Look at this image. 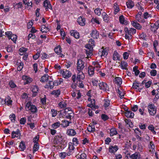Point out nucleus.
<instances>
[{"instance_id": "nucleus-18", "label": "nucleus", "mask_w": 159, "mask_h": 159, "mask_svg": "<svg viewBox=\"0 0 159 159\" xmlns=\"http://www.w3.org/2000/svg\"><path fill=\"white\" fill-rule=\"evenodd\" d=\"M114 82L118 85H120L122 83V79L119 77H116L113 80Z\"/></svg>"}, {"instance_id": "nucleus-36", "label": "nucleus", "mask_w": 159, "mask_h": 159, "mask_svg": "<svg viewBox=\"0 0 159 159\" xmlns=\"http://www.w3.org/2000/svg\"><path fill=\"white\" fill-rule=\"evenodd\" d=\"M118 91L117 93L120 98H123L125 94V92L122 90H120L119 89H118Z\"/></svg>"}, {"instance_id": "nucleus-20", "label": "nucleus", "mask_w": 159, "mask_h": 159, "mask_svg": "<svg viewBox=\"0 0 159 159\" xmlns=\"http://www.w3.org/2000/svg\"><path fill=\"white\" fill-rule=\"evenodd\" d=\"M62 81L63 80L61 79H60L59 80H55L54 81H50V85L51 84V83H52L53 85L57 86L61 84Z\"/></svg>"}, {"instance_id": "nucleus-50", "label": "nucleus", "mask_w": 159, "mask_h": 159, "mask_svg": "<svg viewBox=\"0 0 159 159\" xmlns=\"http://www.w3.org/2000/svg\"><path fill=\"white\" fill-rule=\"evenodd\" d=\"M93 67L95 70L98 71L100 68L101 66L98 62H96L95 63L94 67Z\"/></svg>"}, {"instance_id": "nucleus-38", "label": "nucleus", "mask_w": 159, "mask_h": 159, "mask_svg": "<svg viewBox=\"0 0 159 159\" xmlns=\"http://www.w3.org/2000/svg\"><path fill=\"white\" fill-rule=\"evenodd\" d=\"M104 107H108L110 105V101L107 99H105L104 100Z\"/></svg>"}, {"instance_id": "nucleus-61", "label": "nucleus", "mask_w": 159, "mask_h": 159, "mask_svg": "<svg viewBox=\"0 0 159 159\" xmlns=\"http://www.w3.org/2000/svg\"><path fill=\"white\" fill-rule=\"evenodd\" d=\"M94 12L97 15L100 16L101 14V11L99 9L97 8L94 10Z\"/></svg>"}, {"instance_id": "nucleus-31", "label": "nucleus", "mask_w": 159, "mask_h": 159, "mask_svg": "<svg viewBox=\"0 0 159 159\" xmlns=\"http://www.w3.org/2000/svg\"><path fill=\"white\" fill-rule=\"evenodd\" d=\"M61 125L60 123L59 122H57L52 125V128L53 129H56L59 127Z\"/></svg>"}, {"instance_id": "nucleus-7", "label": "nucleus", "mask_w": 159, "mask_h": 159, "mask_svg": "<svg viewBox=\"0 0 159 159\" xmlns=\"http://www.w3.org/2000/svg\"><path fill=\"white\" fill-rule=\"evenodd\" d=\"M99 87L100 89H102L104 91H107L108 90V87L107 84L104 82H100Z\"/></svg>"}, {"instance_id": "nucleus-34", "label": "nucleus", "mask_w": 159, "mask_h": 159, "mask_svg": "<svg viewBox=\"0 0 159 159\" xmlns=\"http://www.w3.org/2000/svg\"><path fill=\"white\" fill-rule=\"evenodd\" d=\"M100 82L99 80L95 79L93 80L92 81L93 85L94 86L96 87H97L98 85H99Z\"/></svg>"}, {"instance_id": "nucleus-17", "label": "nucleus", "mask_w": 159, "mask_h": 159, "mask_svg": "<svg viewBox=\"0 0 159 159\" xmlns=\"http://www.w3.org/2000/svg\"><path fill=\"white\" fill-rule=\"evenodd\" d=\"M22 79L26 81L24 84H28L32 81V79L28 76L24 75L22 76Z\"/></svg>"}, {"instance_id": "nucleus-30", "label": "nucleus", "mask_w": 159, "mask_h": 159, "mask_svg": "<svg viewBox=\"0 0 159 159\" xmlns=\"http://www.w3.org/2000/svg\"><path fill=\"white\" fill-rule=\"evenodd\" d=\"M88 131L90 132H93L95 131V126L94 125H89L87 129Z\"/></svg>"}, {"instance_id": "nucleus-48", "label": "nucleus", "mask_w": 159, "mask_h": 159, "mask_svg": "<svg viewBox=\"0 0 159 159\" xmlns=\"http://www.w3.org/2000/svg\"><path fill=\"white\" fill-rule=\"evenodd\" d=\"M59 105L61 108H65L66 106V104L65 102H62L59 103Z\"/></svg>"}, {"instance_id": "nucleus-55", "label": "nucleus", "mask_w": 159, "mask_h": 159, "mask_svg": "<svg viewBox=\"0 0 159 159\" xmlns=\"http://www.w3.org/2000/svg\"><path fill=\"white\" fill-rule=\"evenodd\" d=\"M48 3L47 0H45L43 2V6L46 7V10H48Z\"/></svg>"}, {"instance_id": "nucleus-62", "label": "nucleus", "mask_w": 159, "mask_h": 159, "mask_svg": "<svg viewBox=\"0 0 159 159\" xmlns=\"http://www.w3.org/2000/svg\"><path fill=\"white\" fill-rule=\"evenodd\" d=\"M139 37L141 39H142L143 40L146 39V35L144 33H142L140 35Z\"/></svg>"}, {"instance_id": "nucleus-47", "label": "nucleus", "mask_w": 159, "mask_h": 159, "mask_svg": "<svg viewBox=\"0 0 159 159\" xmlns=\"http://www.w3.org/2000/svg\"><path fill=\"white\" fill-rule=\"evenodd\" d=\"M27 50V49L24 48H21L19 49L20 53L19 54L20 55H23L24 53Z\"/></svg>"}, {"instance_id": "nucleus-8", "label": "nucleus", "mask_w": 159, "mask_h": 159, "mask_svg": "<svg viewBox=\"0 0 159 159\" xmlns=\"http://www.w3.org/2000/svg\"><path fill=\"white\" fill-rule=\"evenodd\" d=\"M149 152L152 154H153L155 151V146L152 141L150 142L149 144L148 145Z\"/></svg>"}, {"instance_id": "nucleus-59", "label": "nucleus", "mask_w": 159, "mask_h": 159, "mask_svg": "<svg viewBox=\"0 0 159 159\" xmlns=\"http://www.w3.org/2000/svg\"><path fill=\"white\" fill-rule=\"evenodd\" d=\"M101 118L104 121L107 120L108 119V117L107 115L104 114L102 115Z\"/></svg>"}, {"instance_id": "nucleus-21", "label": "nucleus", "mask_w": 159, "mask_h": 159, "mask_svg": "<svg viewBox=\"0 0 159 159\" xmlns=\"http://www.w3.org/2000/svg\"><path fill=\"white\" fill-rule=\"evenodd\" d=\"M61 91L59 89L54 90L51 93L52 95H54L56 98L58 97V96L60 94Z\"/></svg>"}, {"instance_id": "nucleus-64", "label": "nucleus", "mask_w": 159, "mask_h": 159, "mask_svg": "<svg viewBox=\"0 0 159 159\" xmlns=\"http://www.w3.org/2000/svg\"><path fill=\"white\" fill-rule=\"evenodd\" d=\"M86 155L84 153H83L80 155L79 159H86Z\"/></svg>"}, {"instance_id": "nucleus-16", "label": "nucleus", "mask_w": 159, "mask_h": 159, "mask_svg": "<svg viewBox=\"0 0 159 159\" xmlns=\"http://www.w3.org/2000/svg\"><path fill=\"white\" fill-rule=\"evenodd\" d=\"M118 149V147L117 146H111L109 148V151L111 153H114L116 152Z\"/></svg>"}, {"instance_id": "nucleus-53", "label": "nucleus", "mask_w": 159, "mask_h": 159, "mask_svg": "<svg viewBox=\"0 0 159 159\" xmlns=\"http://www.w3.org/2000/svg\"><path fill=\"white\" fill-rule=\"evenodd\" d=\"M10 119L12 122H14L15 121L16 119L15 115L13 114L10 115L9 116Z\"/></svg>"}, {"instance_id": "nucleus-13", "label": "nucleus", "mask_w": 159, "mask_h": 159, "mask_svg": "<svg viewBox=\"0 0 159 159\" xmlns=\"http://www.w3.org/2000/svg\"><path fill=\"white\" fill-rule=\"evenodd\" d=\"M98 53L102 57H105L106 56H107V52L104 49L101 48L100 50Z\"/></svg>"}, {"instance_id": "nucleus-63", "label": "nucleus", "mask_w": 159, "mask_h": 159, "mask_svg": "<svg viewBox=\"0 0 159 159\" xmlns=\"http://www.w3.org/2000/svg\"><path fill=\"white\" fill-rule=\"evenodd\" d=\"M26 122V118H21L20 121V123L22 125H24Z\"/></svg>"}, {"instance_id": "nucleus-43", "label": "nucleus", "mask_w": 159, "mask_h": 159, "mask_svg": "<svg viewBox=\"0 0 159 159\" xmlns=\"http://www.w3.org/2000/svg\"><path fill=\"white\" fill-rule=\"evenodd\" d=\"M39 148V144L36 143L35 144H34L33 147V152L34 153L35 152L38 151Z\"/></svg>"}, {"instance_id": "nucleus-4", "label": "nucleus", "mask_w": 159, "mask_h": 159, "mask_svg": "<svg viewBox=\"0 0 159 159\" xmlns=\"http://www.w3.org/2000/svg\"><path fill=\"white\" fill-rule=\"evenodd\" d=\"M84 62L82 60L79 59L78 60L77 65V70L78 71H81L84 67Z\"/></svg>"}, {"instance_id": "nucleus-23", "label": "nucleus", "mask_w": 159, "mask_h": 159, "mask_svg": "<svg viewBox=\"0 0 159 159\" xmlns=\"http://www.w3.org/2000/svg\"><path fill=\"white\" fill-rule=\"evenodd\" d=\"M136 19L139 22H144L145 20L144 18H143V16H139V15H136Z\"/></svg>"}, {"instance_id": "nucleus-19", "label": "nucleus", "mask_w": 159, "mask_h": 159, "mask_svg": "<svg viewBox=\"0 0 159 159\" xmlns=\"http://www.w3.org/2000/svg\"><path fill=\"white\" fill-rule=\"evenodd\" d=\"M120 57V55L116 51H114L113 55V59L115 61L118 60Z\"/></svg>"}, {"instance_id": "nucleus-14", "label": "nucleus", "mask_w": 159, "mask_h": 159, "mask_svg": "<svg viewBox=\"0 0 159 159\" xmlns=\"http://www.w3.org/2000/svg\"><path fill=\"white\" fill-rule=\"evenodd\" d=\"M132 25L134 27L138 30H141L142 28V26L136 21H133Z\"/></svg>"}, {"instance_id": "nucleus-35", "label": "nucleus", "mask_w": 159, "mask_h": 159, "mask_svg": "<svg viewBox=\"0 0 159 159\" xmlns=\"http://www.w3.org/2000/svg\"><path fill=\"white\" fill-rule=\"evenodd\" d=\"M61 47L59 45L57 46L54 49V51L57 54H60L61 52Z\"/></svg>"}, {"instance_id": "nucleus-22", "label": "nucleus", "mask_w": 159, "mask_h": 159, "mask_svg": "<svg viewBox=\"0 0 159 159\" xmlns=\"http://www.w3.org/2000/svg\"><path fill=\"white\" fill-rule=\"evenodd\" d=\"M125 115L127 118H133L134 114L130 111H127L125 112Z\"/></svg>"}, {"instance_id": "nucleus-24", "label": "nucleus", "mask_w": 159, "mask_h": 159, "mask_svg": "<svg viewBox=\"0 0 159 159\" xmlns=\"http://www.w3.org/2000/svg\"><path fill=\"white\" fill-rule=\"evenodd\" d=\"M102 15L103 16L104 21L105 22H108L110 19L108 15L105 12H103L102 14Z\"/></svg>"}, {"instance_id": "nucleus-58", "label": "nucleus", "mask_w": 159, "mask_h": 159, "mask_svg": "<svg viewBox=\"0 0 159 159\" xmlns=\"http://www.w3.org/2000/svg\"><path fill=\"white\" fill-rule=\"evenodd\" d=\"M138 106L134 105L132 107H131V110L134 111H135L138 110Z\"/></svg>"}, {"instance_id": "nucleus-60", "label": "nucleus", "mask_w": 159, "mask_h": 159, "mask_svg": "<svg viewBox=\"0 0 159 159\" xmlns=\"http://www.w3.org/2000/svg\"><path fill=\"white\" fill-rule=\"evenodd\" d=\"M130 30V34H135L136 32V30L135 29L133 28H131Z\"/></svg>"}, {"instance_id": "nucleus-10", "label": "nucleus", "mask_w": 159, "mask_h": 159, "mask_svg": "<svg viewBox=\"0 0 159 159\" xmlns=\"http://www.w3.org/2000/svg\"><path fill=\"white\" fill-rule=\"evenodd\" d=\"M126 152L128 153L126 157L128 158L129 157L130 159H137L140 155L139 154L137 153H135L130 155L128 151H127Z\"/></svg>"}, {"instance_id": "nucleus-26", "label": "nucleus", "mask_w": 159, "mask_h": 159, "mask_svg": "<svg viewBox=\"0 0 159 159\" xmlns=\"http://www.w3.org/2000/svg\"><path fill=\"white\" fill-rule=\"evenodd\" d=\"M49 77V76L48 75L45 74L41 77L40 81L42 82H45L47 81L48 80Z\"/></svg>"}, {"instance_id": "nucleus-9", "label": "nucleus", "mask_w": 159, "mask_h": 159, "mask_svg": "<svg viewBox=\"0 0 159 159\" xmlns=\"http://www.w3.org/2000/svg\"><path fill=\"white\" fill-rule=\"evenodd\" d=\"M76 77L77 80L79 82L81 81V80L84 79L85 75L82 71H78Z\"/></svg>"}, {"instance_id": "nucleus-32", "label": "nucleus", "mask_w": 159, "mask_h": 159, "mask_svg": "<svg viewBox=\"0 0 159 159\" xmlns=\"http://www.w3.org/2000/svg\"><path fill=\"white\" fill-rule=\"evenodd\" d=\"M117 134L116 129L115 128H112L110 130V135L111 136H113Z\"/></svg>"}, {"instance_id": "nucleus-37", "label": "nucleus", "mask_w": 159, "mask_h": 159, "mask_svg": "<svg viewBox=\"0 0 159 159\" xmlns=\"http://www.w3.org/2000/svg\"><path fill=\"white\" fill-rule=\"evenodd\" d=\"M19 148L22 151H23L25 149L26 147L25 143L21 141L20 142V144L19 146Z\"/></svg>"}, {"instance_id": "nucleus-3", "label": "nucleus", "mask_w": 159, "mask_h": 159, "mask_svg": "<svg viewBox=\"0 0 159 159\" xmlns=\"http://www.w3.org/2000/svg\"><path fill=\"white\" fill-rule=\"evenodd\" d=\"M30 102H28L26 105V109L27 111H30L32 112H36L37 111V107L33 105H31Z\"/></svg>"}, {"instance_id": "nucleus-1", "label": "nucleus", "mask_w": 159, "mask_h": 159, "mask_svg": "<svg viewBox=\"0 0 159 159\" xmlns=\"http://www.w3.org/2000/svg\"><path fill=\"white\" fill-rule=\"evenodd\" d=\"M89 44L85 45V47L87 48L86 50V53L88 57L93 55V46L95 45L94 41L92 39H90L89 40Z\"/></svg>"}, {"instance_id": "nucleus-51", "label": "nucleus", "mask_w": 159, "mask_h": 159, "mask_svg": "<svg viewBox=\"0 0 159 159\" xmlns=\"http://www.w3.org/2000/svg\"><path fill=\"white\" fill-rule=\"evenodd\" d=\"M121 66L122 69H126L127 66V64L125 62L122 61L121 63Z\"/></svg>"}, {"instance_id": "nucleus-45", "label": "nucleus", "mask_w": 159, "mask_h": 159, "mask_svg": "<svg viewBox=\"0 0 159 159\" xmlns=\"http://www.w3.org/2000/svg\"><path fill=\"white\" fill-rule=\"evenodd\" d=\"M69 122L68 121L64 120H62L61 125L63 127H65L68 126L69 125Z\"/></svg>"}, {"instance_id": "nucleus-6", "label": "nucleus", "mask_w": 159, "mask_h": 159, "mask_svg": "<svg viewBox=\"0 0 159 159\" xmlns=\"http://www.w3.org/2000/svg\"><path fill=\"white\" fill-rule=\"evenodd\" d=\"M77 21L79 25L81 26H84L85 25V19L82 16H81L78 18Z\"/></svg>"}, {"instance_id": "nucleus-52", "label": "nucleus", "mask_w": 159, "mask_h": 159, "mask_svg": "<svg viewBox=\"0 0 159 159\" xmlns=\"http://www.w3.org/2000/svg\"><path fill=\"white\" fill-rule=\"evenodd\" d=\"M152 16L151 14H149L147 12L144 13L143 15V17L144 19H147L149 17H151Z\"/></svg>"}, {"instance_id": "nucleus-25", "label": "nucleus", "mask_w": 159, "mask_h": 159, "mask_svg": "<svg viewBox=\"0 0 159 159\" xmlns=\"http://www.w3.org/2000/svg\"><path fill=\"white\" fill-rule=\"evenodd\" d=\"M67 133L68 135L70 136H74L76 134V133L75 130L71 129H69L67 130Z\"/></svg>"}, {"instance_id": "nucleus-54", "label": "nucleus", "mask_w": 159, "mask_h": 159, "mask_svg": "<svg viewBox=\"0 0 159 159\" xmlns=\"http://www.w3.org/2000/svg\"><path fill=\"white\" fill-rule=\"evenodd\" d=\"M10 39L12 40L14 43L16 41L17 39V36L16 35L12 34L10 36Z\"/></svg>"}, {"instance_id": "nucleus-33", "label": "nucleus", "mask_w": 159, "mask_h": 159, "mask_svg": "<svg viewBox=\"0 0 159 159\" xmlns=\"http://www.w3.org/2000/svg\"><path fill=\"white\" fill-rule=\"evenodd\" d=\"M132 87L133 89H136L137 90H139V84L136 81L133 83Z\"/></svg>"}, {"instance_id": "nucleus-2", "label": "nucleus", "mask_w": 159, "mask_h": 159, "mask_svg": "<svg viewBox=\"0 0 159 159\" xmlns=\"http://www.w3.org/2000/svg\"><path fill=\"white\" fill-rule=\"evenodd\" d=\"M148 111L152 116L154 115L156 113L157 108L153 103H150L148 107Z\"/></svg>"}, {"instance_id": "nucleus-46", "label": "nucleus", "mask_w": 159, "mask_h": 159, "mask_svg": "<svg viewBox=\"0 0 159 159\" xmlns=\"http://www.w3.org/2000/svg\"><path fill=\"white\" fill-rule=\"evenodd\" d=\"M51 113L52 114V117L56 116L57 114V110L54 109H52L51 110Z\"/></svg>"}, {"instance_id": "nucleus-40", "label": "nucleus", "mask_w": 159, "mask_h": 159, "mask_svg": "<svg viewBox=\"0 0 159 159\" xmlns=\"http://www.w3.org/2000/svg\"><path fill=\"white\" fill-rule=\"evenodd\" d=\"M60 137L59 136H56L53 139V143L54 144H57L59 142Z\"/></svg>"}, {"instance_id": "nucleus-42", "label": "nucleus", "mask_w": 159, "mask_h": 159, "mask_svg": "<svg viewBox=\"0 0 159 159\" xmlns=\"http://www.w3.org/2000/svg\"><path fill=\"white\" fill-rule=\"evenodd\" d=\"M73 115V113L72 111H70L68 114H66L65 116L66 118L71 119Z\"/></svg>"}, {"instance_id": "nucleus-28", "label": "nucleus", "mask_w": 159, "mask_h": 159, "mask_svg": "<svg viewBox=\"0 0 159 159\" xmlns=\"http://www.w3.org/2000/svg\"><path fill=\"white\" fill-rule=\"evenodd\" d=\"M95 70L93 67L92 66L89 67L88 68V73L90 76L93 75Z\"/></svg>"}, {"instance_id": "nucleus-12", "label": "nucleus", "mask_w": 159, "mask_h": 159, "mask_svg": "<svg viewBox=\"0 0 159 159\" xmlns=\"http://www.w3.org/2000/svg\"><path fill=\"white\" fill-rule=\"evenodd\" d=\"M20 130L18 129L16 131H13L11 133V138L13 139L20 136Z\"/></svg>"}, {"instance_id": "nucleus-39", "label": "nucleus", "mask_w": 159, "mask_h": 159, "mask_svg": "<svg viewBox=\"0 0 159 159\" xmlns=\"http://www.w3.org/2000/svg\"><path fill=\"white\" fill-rule=\"evenodd\" d=\"M32 91L33 93V96L35 97L36 95V93L38 92V87L37 86H34Z\"/></svg>"}, {"instance_id": "nucleus-15", "label": "nucleus", "mask_w": 159, "mask_h": 159, "mask_svg": "<svg viewBox=\"0 0 159 159\" xmlns=\"http://www.w3.org/2000/svg\"><path fill=\"white\" fill-rule=\"evenodd\" d=\"M98 31L96 30H93L90 34L91 37L94 39H97L99 36Z\"/></svg>"}, {"instance_id": "nucleus-56", "label": "nucleus", "mask_w": 159, "mask_h": 159, "mask_svg": "<svg viewBox=\"0 0 159 159\" xmlns=\"http://www.w3.org/2000/svg\"><path fill=\"white\" fill-rule=\"evenodd\" d=\"M69 149L70 150H73L74 149V147L72 143L70 142L69 143Z\"/></svg>"}, {"instance_id": "nucleus-57", "label": "nucleus", "mask_w": 159, "mask_h": 159, "mask_svg": "<svg viewBox=\"0 0 159 159\" xmlns=\"http://www.w3.org/2000/svg\"><path fill=\"white\" fill-rule=\"evenodd\" d=\"M28 40H29L30 39H34L36 38V36L34 34H30L28 36Z\"/></svg>"}, {"instance_id": "nucleus-27", "label": "nucleus", "mask_w": 159, "mask_h": 159, "mask_svg": "<svg viewBox=\"0 0 159 159\" xmlns=\"http://www.w3.org/2000/svg\"><path fill=\"white\" fill-rule=\"evenodd\" d=\"M126 5L128 8H132L134 6V3L132 1L129 0L126 2Z\"/></svg>"}, {"instance_id": "nucleus-5", "label": "nucleus", "mask_w": 159, "mask_h": 159, "mask_svg": "<svg viewBox=\"0 0 159 159\" xmlns=\"http://www.w3.org/2000/svg\"><path fill=\"white\" fill-rule=\"evenodd\" d=\"M61 73L65 78H69L71 76V73L69 71L67 70H61Z\"/></svg>"}, {"instance_id": "nucleus-49", "label": "nucleus", "mask_w": 159, "mask_h": 159, "mask_svg": "<svg viewBox=\"0 0 159 159\" xmlns=\"http://www.w3.org/2000/svg\"><path fill=\"white\" fill-rule=\"evenodd\" d=\"M41 31H42V33H47L48 31V30L46 28L45 26L43 25H42V26Z\"/></svg>"}, {"instance_id": "nucleus-41", "label": "nucleus", "mask_w": 159, "mask_h": 159, "mask_svg": "<svg viewBox=\"0 0 159 159\" xmlns=\"http://www.w3.org/2000/svg\"><path fill=\"white\" fill-rule=\"evenodd\" d=\"M114 8L115 9L114 14L115 15H116L117 14V13L119 11V6L116 3H115L114 4Z\"/></svg>"}, {"instance_id": "nucleus-29", "label": "nucleus", "mask_w": 159, "mask_h": 159, "mask_svg": "<svg viewBox=\"0 0 159 159\" xmlns=\"http://www.w3.org/2000/svg\"><path fill=\"white\" fill-rule=\"evenodd\" d=\"M119 21L122 24H127V21L125 20L124 17L123 15L120 16L119 17Z\"/></svg>"}, {"instance_id": "nucleus-11", "label": "nucleus", "mask_w": 159, "mask_h": 159, "mask_svg": "<svg viewBox=\"0 0 159 159\" xmlns=\"http://www.w3.org/2000/svg\"><path fill=\"white\" fill-rule=\"evenodd\" d=\"M70 35L74 37L75 39H78L80 37V34L79 32L75 30H71L70 31Z\"/></svg>"}, {"instance_id": "nucleus-44", "label": "nucleus", "mask_w": 159, "mask_h": 159, "mask_svg": "<svg viewBox=\"0 0 159 159\" xmlns=\"http://www.w3.org/2000/svg\"><path fill=\"white\" fill-rule=\"evenodd\" d=\"M5 102L6 103H7V105L8 106H9L11 104L12 101L10 99V97H8L6 98L5 99Z\"/></svg>"}]
</instances>
